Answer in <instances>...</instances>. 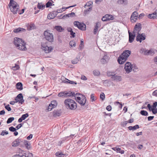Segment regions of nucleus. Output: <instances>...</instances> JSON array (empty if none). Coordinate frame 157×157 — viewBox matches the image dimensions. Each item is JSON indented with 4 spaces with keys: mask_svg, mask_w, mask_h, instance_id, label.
I'll list each match as a JSON object with an SVG mask.
<instances>
[{
    "mask_svg": "<svg viewBox=\"0 0 157 157\" xmlns=\"http://www.w3.org/2000/svg\"><path fill=\"white\" fill-rule=\"evenodd\" d=\"M29 115L28 113H26L22 115L21 117L23 120H25L27 117H28Z\"/></svg>",
    "mask_w": 157,
    "mask_h": 157,
    "instance_id": "nucleus-49",
    "label": "nucleus"
},
{
    "mask_svg": "<svg viewBox=\"0 0 157 157\" xmlns=\"http://www.w3.org/2000/svg\"><path fill=\"white\" fill-rule=\"evenodd\" d=\"M53 108H54L53 107V106H51V105L50 104L48 106L47 109L48 110V111H51Z\"/></svg>",
    "mask_w": 157,
    "mask_h": 157,
    "instance_id": "nucleus-62",
    "label": "nucleus"
},
{
    "mask_svg": "<svg viewBox=\"0 0 157 157\" xmlns=\"http://www.w3.org/2000/svg\"><path fill=\"white\" fill-rule=\"evenodd\" d=\"M136 34H129V43H132L136 37Z\"/></svg>",
    "mask_w": 157,
    "mask_h": 157,
    "instance_id": "nucleus-26",
    "label": "nucleus"
},
{
    "mask_svg": "<svg viewBox=\"0 0 157 157\" xmlns=\"http://www.w3.org/2000/svg\"><path fill=\"white\" fill-rule=\"evenodd\" d=\"M76 6V5L75 4L74 5L70 6L67 7L66 8L62 7V8H61V9H62V11L63 12V11H64V10H66L67 9H69L71 7H75Z\"/></svg>",
    "mask_w": 157,
    "mask_h": 157,
    "instance_id": "nucleus-47",
    "label": "nucleus"
},
{
    "mask_svg": "<svg viewBox=\"0 0 157 157\" xmlns=\"http://www.w3.org/2000/svg\"><path fill=\"white\" fill-rule=\"evenodd\" d=\"M83 44H84L83 41L82 40H81L80 44L79 45V48H78V49H79L81 50L83 48Z\"/></svg>",
    "mask_w": 157,
    "mask_h": 157,
    "instance_id": "nucleus-50",
    "label": "nucleus"
},
{
    "mask_svg": "<svg viewBox=\"0 0 157 157\" xmlns=\"http://www.w3.org/2000/svg\"><path fill=\"white\" fill-rule=\"evenodd\" d=\"M107 15L106 14L105 15V16H103L102 18V20L103 21H107Z\"/></svg>",
    "mask_w": 157,
    "mask_h": 157,
    "instance_id": "nucleus-60",
    "label": "nucleus"
},
{
    "mask_svg": "<svg viewBox=\"0 0 157 157\" xmlns=\"http://www.w3.org/2000/svg\"><path fill=\"white\" fill-rule=\"evenodd\" d=\"M57 15V12L56 11H54L52 13L49 14L47 17L48 19H51L54 18Z\"/></svg>",
    "mask_w": 157,
    "mask_h": 157,
    "instance_id": "nucleus-19",
    "label": "nucleus"
},
{
    "mask_svg": "<svg viewBox=\"0 0 157 157\" xmlns=\"http://www.w3.org/2000/svg\"><path fill=\"white\" fill-rule=\"evenodd\" d=\"M106 15L107 21H109L111 20H113V17L112 15H109L108 14H106Z\"/></svg>",
    "mask_w": 157,
    "mask_h": 157,
    "instance_id": "nucleus-46",
    "label": "nucleus"
},
{
    "mask_svg": "<svg viewBox=\"0 0 157 157\" xmlns=\"http://www.w3.org/2000/svg\"><path fill=\"white\" fill-rule=\"evenodd\" d=\"M93 73L94 75L96 76H98L100 74V72L98 70H95L93 71Z\"/></svg>",
    "mask_w": 157,
    "mask_h": 157,
    "instance_id": "nucleus-41",
    "label": "nucleus"
},
{
    "mask_svg": "<svg viewBox=\"0 0 157 157\" xmlns=\"http://www.w3.org/2000/svg\"><path fill=\"white\" fill-rule=\"evenodd\" d=\"M36 29V26L33 23H31L27 26V29L29 30L33 29Z\"/></svg>",
    "mask_w": 157,
    "mask_h": 157,
    "instance_id": "nucleus-29",
    "label": "nucleus"
},
{
    "mask_svg": "<svg viewBox=\"0 0 157 157\" xmlns=\"http://www.w3.org/2000/svg\"><path fill=\"white\" fill-rule=\"evenodd\" d=\"M61 112L60 111L57 110H55L52 112V115L54 117H59L60 116Z\"/></svg>",
    "mask_w": 157,
    "mask_h": 157,
    "instance_id": "nucleus-25",
    "label": "nucleus"
},
{
    "mask_svg": "<svg viewBox=\"0 0 157 157\" xmlns=\"http://www.w3.org/2000/svg\"><path fill=\"white\" fill-rule=\"evenodd\" d=\"M117 152L121 153V154H123L124 153V151L123 150H121L120 148H116Z\"/></svg>",
    "mask_w": 157,
    "mask_h": 157,
    "instance_id": "nucleus-51",
    "label": "nucleus"
},
{
    "mask_svg": "<svg viewBox=\"0 0 157 157\" xmlns=\"http://www.w3.org/2000/svg\"><path fill=\"white\" fill-rule=\"evenodd\" d=\"M19 68L20 67L18 65L15 64V66L12 67L11 68L13 70L16 71L18 70Z\"/></svg>",
    "mask_w": 157,
    "mask_h": 157,
    "instance_id": "nucleus-37",
    "label": "nucleus"
},
{
    "mask_svg": "<svg viewBox=\"0 0 157 157\" xmlns=\"http://www.w3.org/2000/svg\"><path fill=\"white\" fill-rule=\"evenodd\" d=\"M52 0H49L46 4V7L47 8H48L51 6H52Z\"/></svg>",
    "mask_w": 157,
    "mask_h": 157,
    "instance_id": "nucleus-39",
    "label": "nucleus"
},
{
    "mask_svg": "<svg viewBox=\"0 0 157 157\" xmlns=\"http://www.w3.org/2000/svg\"><path fill=\"white\" fill-rule=\"evenodd\" d=\"M64 102L67 109L75 110L77 108L76 103L72 99L69 98L66 99Z\"/></svg>",
    "mask_w": 157,
    "mask_h": 157,
    "instance_id": "nucleus-1",
    "label": "nucleus"
},
{
    "mask_svg": "<svg viewBox=\"0 0 157 157\" xmlns=\"http://www.w3.org/2000/svg\"><path fill=\"white\" fill-rule=\"evenodd\" d=\"M41 48L46 53L50 52L53 49L51 47H48L46 44H42Z\"/></svg>",
    "mask_w": 157,
    "mask_h": 157,
    "instance_id": "nucleus-8",
    "label": "nucleus"
},
{
    "mask_svg": "<svg viewBox=\"0 0 157 157\" xmlns=\"http://www.w3.org/2000/svg\"><path fill=\"white\" fill-rule=\"evenodd\" d=\"M92 2L91 1H89L88 3H87L86 5L84 6V7H86V6H90L91 4H92Z\"/></svg>",
    "mask_w": 157,
    "mask_h": 157,
    "instance_id": "nucleus-61",
    "label": "nucleus"
},
{
    "mask_svg": "<svg viewBox=\"0 0 157 157\" xmlns=\"http://www.w3.org/2000/svg\"><path fill=\"white\" fill-rule=\"evenodd\" d=\"M127 59L121 54L118 58L117 61L120 64H123Z\"/></svg>",
    "mask_w": 157,
    "mask_h": 157,
    "instance_id": "nucleus-13",
    "label": "nucleus"
},
{
    "mask_svg": "<svg viewBox=\"0 0 157 157\" xmlns=\"http://www.w3.org/2000/svg\"><path fill=\"white\" fill-rule=\"evenodd\" d=\"M134 29L137 32V34H138L141 29V24L140 23L136 24L134 26Z\"/></svg>",
    "mask_w": 157,
    "mask_h": 157,
    "instance_id": "nucleus-18",
    "label": "nucleus"
},
{
    "mask_svg": "<svg viewBox=\"0 0 157 157\" xmlns=\"http://www.w3.org/2000/svg\"><path fill=\"white\" fill-rule=\"evenodd\" d=\"M23 140L18 138L12 143V146L14 147L18 146L21 142H23Z\"/></svg>",
    "mask_w": 157,
    "mask_h": 157,
    "instance_id": "nucleus-11",
    "label": "nucleus"
},
{
    "mask_svg": "<svg viewBox=\"0 0 157 157\" xmlns=\"http://www.w3.org/2000/svg\"><path fill=\"white\" fill-rule=\"evenodd\" d=\"M23 143L28 150H29L31 148L30 144V142L27 140H23Z\"/></svg>",
    "mask_w": 157,
    "mask_h": 157,
    "instance_id": "nucleus-24",
    "label": "nucleus"
},
{
    "mask_svg": "<svg viewBox=\"0 0 157 157\" xmlns=\"http://www.w3.org/2000/svg\"><path fill=\"white\" fill-rule=\"evenodd\" d=\"M117 3L120 5L126 6L128 4V0H118Z\"/></svg>",
    "mask_w": 157,
    "mask_h": 157,
    "instance_id": "nucleus-21",
    "label": "nucleus"
},
{
    "mask_svg": "<svg viewBox=\"0 0 157 157\" xmlns=\"http://www.w3.org/2000/svg\"><path fill=\"white\" fill-rule=\"evenodd\" d=\"M69 44L72 47H75L76 45L75 42L74 40L70 41L69 42Z\"/></svg>",
    "mask_w": 157,
    "mask_h": 157,
    "instance_id": "nucleus-45",
    "label": "nucleus"
},
{
    "mask_svg": "<svg viewBox=\"0 0 157 157\" xmlns=\"http://www.w3.org/2000/svg\"><path fill=\"white\" fill-rule=\"evenodd\" d=\"M24 41H23L21 39L17 37H15L14 38L13 43L16 46L20 45Z\"/></svg>",
    "mask_w": 157,
    "mask_h": 157,
    "instance_id": "nucleus-14",
    "label": "nucleus"
},
{
    "mask_svg": "<svg viewBox=\"0 0 157 157\" xmlns=\"http://www.w3.org/2000/svg\"><path fill=\"white\" fill-rule=\"evenodd\" d=\"M14 119V118L13 117H10L9 118L7 121L6 123L7 124H9L11 123L13 121Z\"/></svg>",
    "mask_w": 157,
    "mask_h": 157,
    "instance_id": "nucleus-42",
    "label": "nucleus"
},
{
    "mask_svg": "<svg viewBox=\"0 0 157 157\" xmlns=\"http://www.w3.org/2000/svg\"><path fill=\"white\" fill-rule=\"evenodd\" d=\"M155 53L154 51L153 50L150 49L149 50H146L144 52V54L145 55H153Z\"/></svg>",
    "mask_w": 157,
    "mask_h": 157,
    "instance_id": "nucleus-20",
    "label": "nucleus"
},
{
    "mask_svg": "<svg viewBox=\"0 0 157 157\" xmlns=\"http://www.w3.org/2000/svg\"><path fill=\"white\" fill-rule=\"evenodd\" d=\"M9 5L11 11L14 14L17 13L19 9V6L17 2L13 0H10Z\"/></svg>",
    "mask_w": 157,
    "mask_h": 157,
    "instance_id": "nucleus-2",
    "label": "nucleus"
},
{
    "mask_svg": "<svg viewBox=\"0 0 157 157\" xmlns=\"http://www.w3.org/2000/svg\"><path fill=\"white\" fill-rule=\"evenodd\" d=\"M45 39L50 42H52L53 41V35L52 33H50L47 31H45L44 33Z\"/></svg>",
    "mask_w": 157,
    "mask_h": 157,
    "instance_id": "nucleus-6",
    "label": "nucleus"
},
{
    "mask_svg": "<svg viewBox=\"0 0 157 157\" xmlns=\"http://www.w3.org/2000/svg\"><path fill=\"white\" fill-rule=\"evenodd\" d=\"M140 113L143 116H147L148 115V112L144 110H141L140 112Z\"/></svg>",
    "mask_w": 157,
    "mask_h": 157,
    "instance_id": "nucleus-36",
    "label": "nucleus"
},
{
    "mask_svg": "<svg viewBox=\"0 0 157 157\" xmlns=\"http://www.w3.org/2000/svg\"><path fill=\"white\" fill-rule=\"evenodd\" d=\"M16 103L19 102L22 104L24 102V100L23 99V96L21 93L18 94L15 98Z\"/></svg>",
    "mask_w": 157,
    "mask_h": 157,
    "instance_id": "nucleus-10",
    "label": "nucleus"
},
{
    "mask_svg": "<svg viewBox=\"0 0 157 157\" xmlns=\"http://www.w3.org/2000/svg\"><path fill=\"white\" fill-rule=\"evenodd\" d=\"M13 32L15 33H18L20 32H25V29L21 28H19L16 29H15L13 30Z\"/></svg>",
    "mask_w": 157,
    "mask_h": 157,
    "instance_id": "nucleus-31",
    "label": "nucleus"
},
{
    "mask_svg": "<svg viewBox=\"0 0 157 157\" xmlns=\"http://www.w3.org/2000/svg\"><path fill=\"white\" fill-rule=\"evenodd\" d=\"M24 156L23 157H33V155L32 153H30L29 152L24 153Z\"/></svg>",
    "mask_w": 157,
    "mask_h": 157,
    "instance_id": "nucleus-34",
    "label": "nucleus"
},
{
    "mask_svg": "<svg viewBox=\"0 0 157 157\" xmlns=\"http://www.w3.org/2000/svg\"><path fill=\"white\" fill-rule=\"evenodd\" d=\"M131 52L129 50H125L121 54L122 56H123L126 59H127L129 56L130 55Z\"/></svg>",
    "mask_w": 157,
    "mask_h": 157,
    "instance_id": "nucleus-17",
    "label": "nucleus"
},
{
    "mask_svg": "<svg viewBox=\"0 0 157 157\" xmlns=\"http://www.w3.org/2000/svg\"><path fill=\"white\" fill-rule=\"evenodd\" d=\"M45 7V5H42V3H38L37 5V7L38 9L43 10Z\"/></svg>",
    "mask_w": 157,
    "mask_h": 157,
    "instance_id": "nucleus-35",
    "label": "nucleus"
},
{
    "mask_svg": "<svg viewBox=\"0 0 157 157\" xmlns=\"http://www.w3.org/2000/svg\"><path fill=\"white\" fill-rule=\"evenodd\" d=\"M132 65H131V63L129 62L126 63L124 66V69L127 73L130 72L132 69L133 68V67H132Z\"/></svg>",
    "mask_w": 157,
    "mask_h": 157,
    "instance_id": "nucleus-9",
    "label": "nucleus"
},
{
    "mask_svg": "<svg viewBox=\"0 0 157 157\" xmlns=\"http://www.w3.org/2000/svg\"><path fill=\"white\" fill-rule=\"evenodd\" d=\"M8 134V132L6 130H3L1 132L0 135L1 136H4L5 135H7Z\"/></svg>",
    "mask_w": 157,
    "mask_h": 157,
    "instance_id": "nucleus-48",
    "label": "nucleus"
},
{
    "mask_svg": "<svg viewBox=\"0 0 157 157\" xmlns=\"http://www.w3.org/2000/svg\"><path fill=\"white\" fill-rule=\"evenodd\" d=\"M5 108L8 111H10L11 110V108L10 107V105H9V104H8V105H7L6 106H5Z\"/></svg>",
    "mask_w": 157,
    "mask_h": 157,
    "instance_id": "nucleus-58",
    "label": "nucleus"
},
{
    "mask_svg": "<svg viewBox=\"0 0 157 157\" xmlns=\"http://www.w3.org/2000/svg\"><path fill=\"white\" fill-rule=\"evenodd\" d=\"M152 95L157 97V90H155L153 92Z\"/></svg>",
    "mask_w": 157,
    "mask_h": 157,
    "instance_id": "nucleus-64",
    "label": "nucleus"
},
{
    "mask_svg": "<svg viewBox=\"0 0 157 157\" xmlns=\"http://www.w3.org/2000/svg\"><path fill=\"white\" fill-rule=\"evenodd\" d=\"M76 94H75V93L74 92L70 91H65L59 93L58 94V96L59 97L65 98L67 97L74 96Z\"/></svg>",
    "mask_w": 157,
    "mask_h": 157,
    "instance_id": "nucleus-4",
    "label": "nucleus"
},
{
    "mask_svg": "<svg viewBox=\"0 0 157 157\" xmlns=\"http://www.w3.org/2000/svg\"><path fill=\"white\" fill-rule=\"evenodd\" d=\"M22 126V124L21 123L20 124L17 125L16 127V128H17V130L18 129L20 128H21Z\"/></svg>",
    "mask_w": 157,
    "mask_h": 157,
    "instance_id": "nucleus-63",
    "label": "nucleus"
},
{
    "mask_svg": "<svg viewBox=\"0 0 157 157\" xmlns=\"http://www.w3.org/2000/svg\"><path fill=\"white\" fill-rule=\"evenodd\" d=\"M75 16V14L74 12H71L70 13L65 14L62 17V18L65 19L67 17H73Z\"/></svg>",
    "mask_w": 157,
    "mask_h": 157,
    "instance_id": "nucleus-23",
    "label": "nucleus"
},
{
    "mask_svg": "<svg viewBox=\"0 0 157 157\" xmlns=\"http://www.w3.org/2000/svg\"><path fill=\"white\" fill-rule=\"evenodd\" d=\"M111 78L113 80L116 81H120L121 80V76H118L115 74Z\"/></svg>",
    "mask_w": 157,
    "mask_h": 157,
    "instance_id": "nucleus-22",
    "label": "nucleus"
},
{
    "mask_svg": "<svg viewBox=\"0 0 157 157\" xmlns=\"http://www.w3.org/2000/svg\"><path fill=\"white\" fill-rule=\"evenodd\" d=\"M139 128V126L137 124L136 125L133 126H130L128 127V128L130 130L133 131L136 130L137 129Z\"/></svg>",
    "mask_w": 157,
    "mask_h": 157,
    "instance_id": "nucleus-32",
    "label": "nucleus"
},
{
    "mask_svg": "<svg viewBox=\"0 0 157 157\" xmlns=\"http://www.w3.org/2000/svg\"><path fill=\"white\" fill-rule=\"evenodd\" d=\"M157 105V102H155L153 103V105L152 106V108L151 109H156V107Z\"/></svg>",
    "mask_w": 157,
    "mask_h": 157,
    "instance_id": "nucleus-56",
    "label": "nucleus"
},
{
    "mask_svg": "<svg viewBox=\"0 0 157 157\" xmlns=\"http://www.w3.org/2000/svg\"><path fill=\"white\" fill-rule=\"evenodd\" d=\"M100 98L102 101H103L105 98V94L103 93H102L100 95Z\"/></svg>",
    "mask_w": 157,
    "mask_h": 157,
    "instance_id": "nucleus-52",
    "label": "nucleus"
},
{
    "mask_svg": "<svg viewBox=\"0 0 157 157\" xmlns=\"http://www.w3.org/2000/svg\"><path fill=\"white\" fill-rule=\"evenodd\" d=\"M25 45V43L24 41L21 44H20V45L17 46V47L20 50L25 51L26 49Z\"/></svg>",
    "mask_w": 157,
    "mask_h": 157,
    "instance_id": "nucleus-15",
    "label": "nucleus"
},
{
    "mask_svg": "<svg viewBox=\"0 0 157 157\" xmlns=\"http://www.w3.org/2000/svg\"><path fill=\"white\" fill-rule=\"evenodd\" d=\"M107 75L108 76L110 77L111 76L113 77V76L114 75H115L114 72H110L109 71H108L107 72Z\"/></svg>",
    "mask_w": 157,
    "mask_h": 157,
    "instance_id": "nucleus-38",
    "label": "nucleus"
},
{
    "mask_svg": "<svg viewBox=\"0 0 157 157\" xmlns=\"http://www.w3.org/2000/svg\"><path fill=\"white\" fill-rule=\"evenodd\" d=\"M90 99L92 102L96 100V99L94 98V94H92L90 95Z\"/></svg>",
    "mask_w": 157,
    "mask_h": 157,
    "instance_id": "nucleus-54",
    "label": "nucleus"
},
{
    "mask_svg": "<svg viewBox=\"0 0 157 157\" xmlns=\"http://www.w3.org/2000/svg\"><path fill=\"white\" fill-rule=\"evenodd\" d=\"M147 17L148 18H150L151 19H157V17L156 16L155 14L154 13H153L151 14H148L147 16Z\"/></svg>",
    "mask_w": 157,
    "mask_h": 157,
    "instance_id": "nucleus-33",
    "label": "nucleus"
},
{
    "mask_svg": "<svg viewBox=\"0 0 157 157\" xmlns=\"http://www.w3.org/2000/svg\"><path fill=\"white\" fill-rule=\"evenodd\" d=\"M146 38V36L145 33H143L142 34L138 33L137 34L136 40L137 41L141 43L142 40H145Z\"/></svg>",
    "mask_w": 157,
    "mask_h": 157,
    "instance_id": "nucleus-7",
    "label": "nucleus"
},
{
    "mask_svg": "<svg viewBox=\"0 0 157 157\" xmlns=\"http://www.w3.org/2000/svg\"><path fill=\"white\" fill-rule=\"evenodd\" d=\"M64 155V154L62 153L60 151L57 152L56 153V156L58 157H61L63 155Z\"/></svg>",
    "mask_w": 157,
    "mask_h": 157,
    "instance_id": "nucleus-40",
    "label": "nucleus"
},
{
    "mask_svg": "<svg viewBox=\"0 0 157 157\" xmlns=\"http://www.w3.org/2000/svg\"><path fill=\"white\" fill-rule=\"evenodd\" d=\"M101 26V24L99 22H98L96 23V25L94 26L93 30V33L94 34H96L99 31L98 30V28Z\"/></svg>",
    "mask_w": 157,
    "mask_h": 157,
    "instance_id": "nucleus-16",
    "label": "nucleus"
},
{
    "mask_svg": "<svg viewBox=\"0 0 157 157\" xmlns=\"http://www.w3.org/2000/svg\"><path fill=\"white\" fill-rule=\"evenodd\" d=\"M9 130L11 132H14L16 130V129L15 128H14L13 126H11L9 128Z\"/></svg>",
    "mask_w": 157,
    "mask_h": 157,
    "instance_id": "nucleus-53",
    "label": "nucleus"
},
{
    "mask_svg": "<svg viewBox=\"0 0 157 157\" xmlns=\"http://www.w3.org/2000/svg\"><path fill=\"white\" fill-rule=\"evenodd\" d=\"M76 95L74 96L76 97V96L79 95V97H77L76 98V100L78 101V102L82 106L84 105L86 102V99L85 96L82 95L81 94L77 93L75 94Z\"/></svg>",
    "mask_w": 157,
    "mask_h": 157,
    "instance_id": "nucleus-3",
    "label": "nucleus"
},
{
    "mask_svg": "<svg viewBox=\"0 0 157 157\" xmlns=\"http://www.w3.org/2000/svg\"><path fill=\"white\" fill-rule=\"evenodd\" d=\"M54 28L59 32H62L64 30V29L60 26H55Z\"/></svg>",
    "mask_w": 157,
    "mask_h": 157,
    "instance_id": "nucleus-28",
    "label": "nucleus"
},
{
    "mask_svg": "<svg viewBox=\"0 0 157 157\" xmlns=\"http://www.w3.org/2000/svg\"><path fill=\"white\" fill-rule=\"evenodd\" d=\"M109 59V56L105 55L102 58L100 59V61L101 64H106L108 62Z\"/></svg>",
    "mask_w": 157,
    "mask_h": 157,
    "instance_id": "nucleus-12",
    "label": "nucleus"
},
{
    "mask_svg": "<svg viewBox=\"0 0 157 157\" xmlns=\"http://www.w3.org/2000/svg\"><path fill=\"white\" fill-rule=\"evenodd\" d=\"M74 25L75 26L77 27L81 30L85 31L86 29V25L83 23L75 21L74 22Z\"/></svg>",
    "mask_w": 157,
    "mask_h": 157,
    "instance_id": "nucleus-5",
    "label": "nucleus"
},
{
    "mask_svg": "<svg viewBox=\"0 0 157 157\" xmlns=\"http://www.w3.org/2000/svg\"><path fill=\"white\" fill-rule=\"evenodd\" d=\"M132 67H133V68L132 69V70L134 72H136L138 69L137 67L135 65H132Z\"/></svg>",
    "mask_w": 157,
    "mask_h": 157,
    "instance_id": "nucleus-57",
    "label": "nucleus"
},
{
    "mask_svg": "<svg viewBox=\"0 0 157 157\" xmlns=\"http://www.w3.org/2000/svg\"><path fill=\"white\" fill-rule=\"evenodd\" d=\"M138 17H135V16H132V15H131V21L132 22H134L136 21L137 20Z\"/></svg>",
    "mask_w": 157,
    "mask_h": 157,
    "instance_id": "nucleus-43",
    "label": "nucleus"
},
{
    "mask_svg": "<svg viewBox=\"0 0 157 157\" xmlns=\"http://www.w3.org/2000/svg\"><path fill=\"white\" fill-rule=\"evenodd\" d=\"M78 60V59H76L71 61V63L73 64H75L77 63Z\"/></svg>",
    "mask_w": 157,
    "mask_h": 157,
    "instance_id": "nucleus-59",
    "label": "nucleus"
},
{
    "mask_svg": "<svg viewBox=\"0 0 157 157\" xmlns=\"http://www.w3.org/2000/svg\"><path fill=\"white\" fill-rule=\"evenodd\" d=\"M132 16H135V17L138 18V13L136 11H134L133 12L132 14Z\"/></svg>",
    "mask_w": 157,
    "mask_h": 157,
    "instance_id": "nucleus-55",
    "label": "nucleus"
},
{
    "mask_svg": "<svg viewBox=\"0 0 157 157\" xmlns=\"http://www.w3.org/2000/svg\"><path fill=\"white\" fill-rule=\"evenodd\" d=\"M51 106H53V108H54L57 105V103L56 101H51Z\"/></svg>",
    "mask_w": 157,
    "mask_h": 157,
    "instance_id": "nucleus-44",
    "label": "nucleus"
},
{
    "mask_svg": "<svg viewBox=\"0 0 157 157\" xmlns=\"http://www.w3.org/2000/svg\"><path fill=\"white\" fill-rule=\"evenodd\" d=\"M16 88L20 90H22L23 89L22 84L21 82H19L17 83L16 85Z\"/></svg>",
    "mask_w": 157,
    "mask_h": 157,
    "instance_id": "nucleus-30",
    "label": "nucleus"
},
{
    "mask_svg": "<svg viewBox=\"0 0 157 157\" xmlns=\"http://www.w3.org/2000/svg\"><path fill=\"white\" fill-rule=\"evenodd\" d=\"M63 82L65 83H69V84H77V83L76 82L71 81V80H70L67 79L66 78H65V79L63 81Z\"/></svg>",
    "mask_w": 157,
    "mask_h": 157,
    "instance_id": "nucleus-27",
    "label": "nucleus"
}]
</instances>
